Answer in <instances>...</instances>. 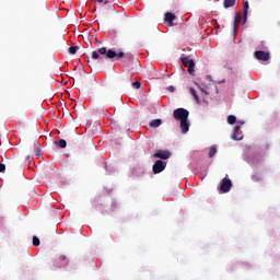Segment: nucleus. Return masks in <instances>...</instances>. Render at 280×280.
Here are the masks:
<instances>
[{"label": "nucleus", "instance_id": "obj_1", "mask_svg": "<svg viewBox=\"0 0 280 280\" xmlns=\"http://www.w3.org/2000/svg\"><path fill=\"white\" fill-rule=\"evenodd\" d=\"M100 56H106V58H110V59H113V58H118L119 59V58H124L125 54H124V51H120V52L117 54L113 49L107 50L106 47H102L97 51L94 50L92 52V60L100 59Z\"/></svg>", "mask_w": 280, "mask_h": 280}, {"label": "nucleus", "instance_id": "obj_2", "mask_svg": "<svg viewBox=\"0 0 280 280\" xmlns=\"http://www.w3.org/2000/svg\"><path fill=\"white\" fill-rule=\"evenodd\" d=\"M180 62H182L183 67L188 68V73L190 75H195V73H196V70H195L196 61H194V59H190L189 57H182Z\"/></svg>", "mask_w": 280, "mask_h": 280}, {"label": "nucleus", "instance_id": "obj_3", "mask_svg": "<svg viewBox=\"0 0 280 280\" xmlns=\"http://www.w3.org/2000/svg\"><path fill=\"white\" fill-rule=\"evenodd\" d=\"M173 117L177 121H185L189 117V110H187L185 108H177L174 110Z\"/></svg>", "mask_w": 280, "mask_h": 280}, {"label": "nucleus", "instance_id": "obj_4", "mask_svg": "<svg viewBox=\"0 0 280 280\" xmlns=\"http://www.w3.org/2000/svg\"><path fill=\"white\" fill-rule=\"evenodd\" d=\"M231 187H233V182H231L229 177H225L222 179L220 191L223 194H229V191H231Z\"/></svg>", "mask_w": 280, "mask_h": 280}, {"label": "nucleus", "instance_id": "obj_5", "mask_svg": "<svg viewBox=\"0 0 280 280\" xmlns=\"http://www.w3.org/2000/svg\"><path fill=\"white\" fill-rule=\"evenodd\" d=\"M167 167V163L163 162L162 160H156L153 164V174H161Z\"/></svg>", "mask_w": 280, "mask_h": 280}, {"label": "nucleus", "instance_id": "obj_6", "mask_svg": "<svg viewBox=\"0 0 280 280\" xmlns=\"http://www.w3.org/2000/svg\"><path fill=\"white\" fill-rule=\"evenodd\" d=\"M155 159H162L163 161H167L172 156V152L170 151H163V150H158L154 155Z\"/></svg>", "mask_w": 280, "mask_h": 280}, {"label": "nucleus", "instance_id": "obj_7", "mask_svg": "<svg viewBox=\"0 0 280 280\" xmlns=\"http://www.w3.org/2000/svg\"><path fill=\"white\" fill-rule=\"evenodd\" d=\"M174 21H176V14H174L172 12L165 13L164 22L167 23L170 25V27H173Z\"/></svg>", "mask_w": 280, "mask_h": 280}, {"label": "nucleus", "instance_id": "obj_8", "mask_svg": "<svg viewBox=\"0 0 280 280\" xmlns=\"http://www.w3.org/2000/svg\"><path fill=\"white\" fill-rule=\"evenodd\" d=\"M255 56H256L257 60H262L265 62L267 60H270V54L262 51V50L255 51Z\"/></svg>", "mask_w": 280, "mask_h": 280}, {"label": "nucleus", "instance_id": "obj_9", "mask_svg": "<svg viewBox=\"0 0 280 280\" xmlns=\"http://www.w3.org/2000/svg\"><path fill=\"white\" fill-rule=\"evenodd\" d=\"M240 126L234 127L231 135V139H233V141H242V136H240Z\"/></svg>", "mask_w": 280, "mask_h": 280}, {"label": "nucleus", "instance_id": "obj_10", "mask_svg": "<svg viewBox=\"0 0 280 280\" xmlns=\"http://www.w3.org/2000/svg\"><path fill=\"white\" fill-rule=\"evenodd\" d=\"M248 1H245L243 7V25L246 23V21H248Z\"/></svg>", "mask_w": 280, "mask_h": 280}, {"label": "nucleus", "instance_id": "obj_11", "mask_svg": "<svg viewBox=\"0 0 280 280\" xmlns=\"http://www.w3.org/2000/svg\"><path fill=\"white\" fill-rule=\"evenodd\" d=\"M180 129L183 135H187L189 132V120H180Z\"/></svg>", "mask_w": 280, "mask_h": 280}, {"label": "nucleus", "instance_id": "obj_12", "mask_svg": "<svg viewBox=\"0 0 280 280\" xmlns=\"http://www.w3.org/2000/svg\"><path fill=\"white\" fill-rule=\"evenodd\" d=\"M33 148L35 150L36 156H43V151H40V143H38V141L34 142Z\"/></svg>", "mask_w": 280, "mask_h": 280}, {"label": "nucleus", "instance_id": "obj_13", "mask_svg": "<svg viewBox=\"0 0 280 280\" xmlns=\"http://www.w3.org/2000/svg\"><path fill=\"white\" fill-rule=\"evenodd\" d=\"M163 124L161 119H153L149 122L150 128H159Z\"/></svg>", "mask_w": 280, "mask_h": 280}, {"label": "nucleus", "instance_id": "obj_14", "mask_svg": "<svg viewBox=\"0 0 280 280\" xmlns=\"http://www.w3.org/2000/svg\"><path fill=\"white\" fill-rule=\"evenodd\" d=\"M189 93L194 97V100L197 102V104H200V97L198 96V93H196V89L190 88Z\"/></svg>", "mask_w": 280, "mask_h": 280}, {"label": "nucleus", "instance_id": "obj_15", "mask_svg": "<svg viewBox=\"0 0 280 280\" xmlns=\"http://www.w3.org/2000/svg\"><path fill=\"white\" fill-rule=\"evenodd\" d=\"M233 5H235V0H224V1H223V7H224L225 9H228V8H233Z\"/></svg>", "mask_w": 280, "mask_h": 280}, {"label": "nucleus", "instance_id": "obj_16", "mask_svg": "<svg viewBox=\"0 0 280 280\" xmlns=\"http://www.w3.org/2000/svg\"><path fill=\"white\" fill-rule=\"evenodd\" d=\"M242 21V14H237L234 19V30L237 31V27L240 25V22Z\"/></svg>", "mask_w": 280, "mask_h": 280}, {"label": "nucleus", "instance_id": "obj_17", "mask_svg": "<svg viewBox=\"0 0 280 280\" xmlns=\"http://www.w3.org/2000/svg\"><path fill=\"white\" fill-rule=\"evenodd\" d=\"M237 121V117L230 115L228 116V124H230V126H233V124H235Z\"/></svg>", "mask_w": 280, "mask_h": 280}, {"label": "nucleus", "instance_id": "obj_18", "mask_svg": "<svg viewBox=\"0 0 280 280\" xmlns=\"http://www.w3.org/2000/svg\"><path fill=\"white\" fill-rule=\"evenodd\" d=\"M217 153H218V149L215 147H211L209 151V158L213 159V156H215Z\"/></svg>", "mask_w": 280, "mask_h": 280}, {"label": "nucleus", "instance_id": "obj_19", "mask_svg": "<svg viewBox=\"0 0 280 280\" xmlns=\"http://www.w3.org/2000/svg\"><path fill=\"white\" fill-rule=\"evenodd\" d=\"M57 145H59V148H67V140L60 139L58 141Z\"/></svg>", "mask_w": 280, "mask_h": 280}, {"label": "nucleus", "instance_id": "obj_20", "mask_svg": "<svg viewBox=\"0 0 280 280\" xmlns=\"http://www.w3.org/2000/svg\"><path fill=\"white\" fill-rule=\"evenodd\" d=\"M33 246H40V240L38 236H33Z\"/></svg>", "mask_w": 280, "mask_h": 280}, {"label": "nucleus", "instance_id": "obj_21", "mask_svg": "<svg viewBox=\"0 0 280 280\" xmlns=\"http://www.w3.org/2000/svg\"><path fill=\"white\" fill-rule=\"evenodd\" d=\"M69 54H71V55L78 54V46H71L69 48Z\"/></svg>", "mask_w": 280, "mask_h": 280}, {"label": "nucleus", "instance_id": "obj_22", "mask_svg": "<svg viewBox=\"0 0 280 280\" xmlns=\"http://www.w3.org/2000/svg\"><path fill=\"white\" fill-rule=\"evenodd\" d=\"M133 89H141V82L136 81L132 83Z\"/></svg>", "mask_w": 280, "mask_h": 280}, {"label": "nucleus", "instance_id": "obj_23", "mask_svg": "<svg viewBox=\"0 0 280 280\" xmlns=\"http://www.w3.org/2000/svg\"><path fill=\"white\" fill-rule=\"evenodd\" d=\"M167 91H170L171 93H174V91H176V88H174V85H170L167 88Z\"/></svg>", "mask_w": 280, "mask_h": 280}, {"label": "nucleus", "instance_id": "obj_24", "mask_svg": "<svg viewBox=\"0 0 280 280\" xmlns=\"http://www.w3.org/2000/svg\"><path fill=\"white\" fill-rule=\"evenodd\" d=\"M5 172V164L0 163V173Z\"/></svg>", "mask_w": 280, "mask_h": 280}, {"label": "nucleus", "instance_id": "obj_25", "mask_svg": "<svg viewBox=\"0 0 280 280\" xmlns=\"http://www.w3.org/2000/svg\"><path fill=\"white\" fill-rule=\"evenodd\" d=\"M59 261H67V257L65 255L59 256Z\"/></svg>", "mask_w": 280, "mask_h": 280}, {"label": "nucleus", "instance_id": "obj_26", "mask_svg": "<svg viewBox=\"0 0 280 280\" xmlns=\"http://www.w3.org/2000/svg\"><path fill=\"white\" fill-rule=\"evenodd\" d=\"M71 268H72V270H78V265H75V264H71Z\"/></svg>", "mask_w": 280, "mask_h": 280}, {"label": "nucleus", "instance_id": "obj_27", "mask_svg": "<svg viewBox=\"0 0 280 280\" xmlns=\"http://www.w3.org/2000/svg\"><path fill=\"white\" fill-rule=\"evenodd\" d=\"M130 60H132V58L128 57L127 59L124 60V63L126 65V62H130Z\"/></svg>", "mask_w": 280, "mask_h": 280}, {"label": "nucleus", "instance_id": "obj_28", "mask_svg": "<svg viewBox=\"0 0 280 280\" xmlns=\"http://www.w3.org/2000/svg\"><path fill=\"white\" fill-rule=\"evenodd\" d=\"M109 3H110V1L104 0V4H105V5H108Z\"/></svg>", "mask_w": 280, "mask_h": 280}, {"label": "nucleus", "instance_id": "obj_29", "mask_svg": "<svg viewBox=\"0 0 280 280\" xmlns=\"http://www.w3.org/2000/svg\"><path fill=\"white\" fill-rule=\"evenodd\" d=\"M97 3H104V0H96Z\"/></svg>", "mask_w": 280, "mask_h": 280}, {"label": "nucleus", "instance_id": "obj_30", "mask_svg": "<svg viewBox=\"0 0 280 280\" xmlns=\"http://www.w3.org/2000/svg\"><path fill=\"white\" fill-rule=\"evenodd\" d=\"M149 70H150V71H154V67L151 66V67L149 68Z\"/></svg>", "mask_w": 280, "mask_h": 280}, {"label": "nucleus", "instance_id": "obj_31", "mask_svg": "<svg viewBox=\"0 0 280 280\" xmlns=\"http://www.w3.org/2000/svg\"><path fill=\"white\" fill-rule=\"evenodd\" d=\"M67 264H69V260H67Z\"/></svg>", "mask_w": 280, "mask_h": 280}]
</instances>
